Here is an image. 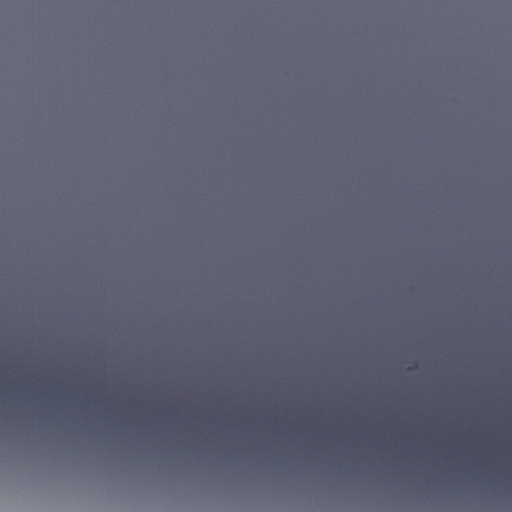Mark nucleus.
<instances>
[{
	"mask_svg": "<svg viewBox=\"0 0 512 512\" xmlns=\"http://www.w3.org/2000/svg\"><path fill=\"white\" fill-rule=\"evenodd\" d=\"M127 410H128V407H127ZM125 411H126V408H125V396L123 395L122 396V427L123 428L125 427Z\"/></svg>",
	"mask_w": 512,
	"mask_h": 512,
	"instance_id": "f257e3e1",
	"label": "nucleus"
}]
</instances>
